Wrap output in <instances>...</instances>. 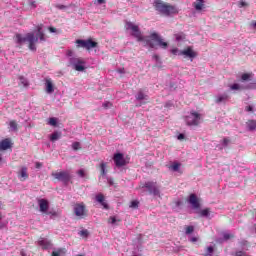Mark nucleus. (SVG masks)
<instances>
[{
    "instance_id": "nucleus-1",
    "label": "nucleus",
    "mask_w": 256,
    "mask_h": 256,
    "mask_svg": "<svg viewBox=\"0 0 256 256\" xmlns=\"http://www.w3.org/2000/svg\"><path fill=\"white\" fill-rule=\"evenodd\" d=\"M43 27L42 26H37V37L33 32L27 33L25 36L21 34H16L15 35V41L17 45H22L23 43H28V48L30 51H37V46L35 44L37 41H47V38L45 37V33L42 31Z\"/></svg>"
},
{
    "instance_id": "nucleus-2",
    "label": "nucleus",
    "mask_w": 256,
    "mask_h": 256,
    "mask_svg": "<svg viewBox=\"0 0 256 256\" xmlns=\"http://www.w3.org/2000/svg\"><path fill=\"white\" fill-rule=\"evenodd\" d=\"M125 27L126 29L132 31V37H135V39H137L138 42H143L144 45L150 47V49H155V43L149 39H145L138 25L133 24V22H126Z\"/></svg>"
},
{
    "instance_id": "nucleus-3",
    "label": "nucleus",
    "mask_w": 256,
    "mask_h": 256,
    "mask_svg": "<svg viewBox=\"0 0 256 256\" xmlns=\"http://www.w3.org/2000/svg\"><path fill=\"white\" fill-rule=\"evenodd\" d=\"M153 7L155 11L160 13V15H165L166 17L179 13L175 6L164 2L163 0H154Z\"/></svg>"
},
{
    "instance_id": "nucleus-4",
    "label": "nucleus",
    "mask_w": 256,
    "mask_h": 256,
    "mask_svg": "<svg viewBox=\"0 0 256 256\" xmlns=\"http://www.w3.org/2000/svg\"><path fill=\"white\" fill-rule=\"evenodd\" d=\"M99 44L96 41H93V39L89 38L87 40H76V47L77 49H86L87 51H91V49H95Z\"/></svg>"
},
{
    "instance_id": "nucleus-5",
    "label": "nucleus",
    "mask_w": 256,
    "mask_h": 256,
    "mask_svg": "<svg viewBox=\"0 0 256 256\" xmlns=\"http://www.w3.org/2000/svg\"><path fill=\"white\" fill-rule=\"evenodd\" d=\"M74 215L77 219H85L89 216V210L87 206H85V203H77L74 205Z\"/></svg>"
},
{
    "instance_id": "nucleus-6",
    "label": "nucleus",
    "mask_w": 256,
    "mask_h": 256,
    "mask_svg": "<svg viewBox=\"0 0 256 256\" xmlns=\"http://www.w3.org/2000/svg\"><path fill=\"white\" fill-rule=\"evenodd\" d=\"M52 177H54V179H57V181H61L62 183H64V185H69V182L72 179L69 171L53 172Z\"/></svg>"
},
{
    "instance_id": "nucleus-7",
    "label": "nucleus",
    "mask_w": 256,
    "mask_h": 256,
    "mask_svg": "<svg viewBox=\"0 0 256 256\" xmlns=\"http://www.w3.org/2000/svg\"><path fill=\"white\" fill-rule=\"evenodd\" d=\"M141 189H147L150 195H159V187L157 186V182L148 181L140 184Z\"/></svg>"
},
{
    "instance_id": "nucleus-8",
    "label": "nucleus",
    "mask_w": 256,
    "mask_h": 256,
    "mask_svg": "<svg viewBox=\"0 0 256 256\" xmlns=\"http://www.w3.org/2000/svg\"><path fill=\"white\" fill-rule=\"evenodd\" d=\"M70 65L75 69V71H85V60L79 57H72L69 60Z\"/></svg>"
},
{
    "instance_id": "nucleus-9",
    "label": "nucleus",
    "mask_w": 256,
    "mask_h": 256,
    "mask_svg": "<svg viewBox=\"0 0 256 256\" xmlns=\"http://www.w3.org/2000/svg\"><path fill=\"white\" fill-rule=\"evenodd\" d=\"M149 38L150 41L157 42V45L160 46L161 49H167V47H169V43L165 42V40L157 32H152Z\"/></svg>"
},
{
    "instance_id": "nucleus-10",
    "label": "nucleus",
    "mask_w": 256,
    "mask_h": 256,
    "mask_svg": "<svg viewBox=\"0 0 256 256\" xmlns=\"http://www.w3.org/2000/svg\"><path fill=\"white\" fill-rule=\"evenodd\" d=\"M201 121V116L197 112H192L191 116L186 117V124L190 127H197Z\"/></svg>"
},
{
    "instance_id": "nucleus-11",
    "label": "nucleus",
    "mask_w": 256,
    "mask_h": 256,
    "mask_svg": "<svg viewBox=\"0 0 256 256\" xmlns=\"http://www.w3.org/2000/svg\"><path fill=\"white\" fill-rule=\"evenodd\" d=\"M113 161H114L116 167H125V165H127V163H129L125 159V156L123 155V153L114 154Z\"/></svg>"
},
{
    "instance_id": "nucleus-12",
    "label": "nucleus",
    "mask_w": 256,
    "mask_h": 256,
    "mask_svg": "<svg viewBox=\"0 0 256 256\" xmlns=\"http://www.w3.org/2000/svg\"><path fill=\"white\" fill-rule=\"evenodd\" d=\"M178 55H184L185 57H188L189 59H195L197 57V53L193 51V48L188 47L184 50H182Z\"/></svg>"
},
{
    "instance_id": "nucleus-13",
    "label": "nucleus",
    "mask_w": 256,
    "mask_h": 256,
    "mask_svg": "<svg viewBox=\"0 0 256 256\" xmlns=\"http://www.w3.org/2000/svg\"><path fill=\"white\" fill-rule=\"evenodd\" d=\"M27 167L23 166L20 171H18V179H20V181H27V179H29V173L27 172Z\"/></svg>"
},
{
    "instance_id": "nucleus-14",
    "label": "nucleus",
    "mask_w": 256,
    "mask_h": 256,
    "mask_svg": "<svg viewBox=\"0 0 256 256\" xmlns=\"http://www.w3.org/2000/svg\"><path fill=\"white\" fill-rule=\"evenodd\" d=\"M189 203L190 205H192L193 209H199V207H201V204L199 203V199L195 194H190Z\"/></svg>"
},
{
    "instance_id": "nucleus-15",
    "label": "nucleus",
    "mask_w": 256,
    "mask_h": 256,
    "mask_svg": "<svg viewBox=\"0 0 256 256\" xmlns=\"http://www.w3.org/2000/svg\"><path fill=\"white\" fill-rule=\"evenodd\" d=\"M38 205L40 207L41 213H47V211H49V201H47L46 199L38 200Z\"/></svg>"
},
{
    "instance_id": "nucleus-16",
    "label": "nucleus",
    "mask_w": 256,
    "mask_h": 256,
    "mask_svg": "<svg viewBox=\"0 0 256 256\" xmlns=\"http://www.w3.org/2000/svg\"><path fill=\"white\" fill-rule=\"evenodd\" d=\"M12 145L11 139L5 138L0 142V151H7V149H11Z\"/></svg>"
},
{
    "instance_id": "nucleus-17",
    "label": "nucleus",
    "mask_w": 256,
    "mask_h": 256,
    "mask_svg": "<svg viewBox=\"0 0 256 256\" xmlns=\"http://www.w3.org/2000/svg\"><path fill=\"white\" fill-rule=\"evenodd\" d=\"M95 199L97 203H100V205H102L104 209H109V204L105 202V196L103 194L99 193L98 195H96Z\"/></svg>"
},
{
    "instance_id": "nucleus-18",
    "label": "nucleus",
    "mask_w": 256,
    "mask_h": 256,
    "mask_svg": "<svg viewBox=\"0 0 256 256\" xmlns=\"http://www.w3.org/2000/svg\"><path fill=\"white\" fill-rule=\"evenodd\" d=\"M45 81L46 92L49 94L53 93L55 91V88L53 87V81L50 78H47Z\"/></svg>"
},
{
    "instance_id": "nucleus-19",
    "label": "nucleus",
    "mask_w": 256,
    "mask_h": 256,
    "mask_svg": "<svg viewBox=\"0 0 256 256\" xmlns=\"http://www.w3.org/2000/svg\"><path fill=\"white\" fill-rule=\"evenodd\" d=\"M38 245L42 247V249H49V247H51V242L47 239H40Z\"/></svg>"
},
{
    "instance_id": "nucleus-20",
    "label": "nucleus",
    "mask_w": 256,
    "mask_h": 256,
    "mask_svg": "<svg viewBox=\"0 0 256 256\" xmlns=\"http://www.w3.org/2000/svg\"><path fill=\"white\" fill-rule=\"evenodd\" d=\"M246 127L248 131H255L256 129V121L255 120H249L246 122Z\"/></svg>"
},
{
    "instance_id": "nucleus-21",
    "label": "nucleus",
    "mask_w": 256,
    "mask_h": 256,
    "mask_svg": "<svg viewBox=\"0 0 256 256\" xmlns=\"http://www.w3.org/2000/svg\"><path fill=\"white\" fill-rule=\"evenodd\" d=\"M228 100H229V95L222 94V95L218 96L215 101H216V103H225Z\"/></svg>"
},
{
    "instance_id": "nucleus-22",
    "label": "nucleus",
    "mask_w": 256,
    "mask_h": 256,
    "mask_svg": "<svg viewBox=\"0 0 256 256\" xmlns=\"http://www.w3.org/2000/svg\"><path fill=\"white\" fill-rule=\"evenodd\" d=\"M106 169H107V163L102 162L100 164V175L102 177H105V175H107V170Z\"/></svg>"
},
{
    "instance_id": "nucleus-23",
    "label": "nucleus",
    "mask_w": 256,
    "mask_h": 256,
    "mask_svg": "<svg viewBox=\"0 0 256 256\" xmlns=\"http://www.w3.org/2000/svg\"><path fill=\"white\" fill-rule=\"evenodd\" d=\"M199 2H194V8L196 9V11H201V9H203L204 7V1L203 0H198Z\"/></svg>"
},
{
    "instance_id": "nucleus-24",
    "label": "nucleus",
    "mask_w": 256,
    "mask_h": 256,
    "mask_svg": "<svg viewBox=\"0 0 256 256\" xmlns=\"http://www.w3.org/2000/svg\"><path fill=\"white\" fill-rule=\"evenodd\" d=\"M108 223L111 225H115L116 223H121V219H117V216H110L108 219Z\"/></svg>"
},
{
    "instance_id": "nucleus-25",
    "label": "nucleus",
    "mask_w": 256,
    "mask_h": 256,
    "mask_svg": "<svg viewBox=\"0 0 256 256\" xmlns=\"http://www.w3.org/2000/svg\"><path fill=\"white\" fill-rule=\"evenodd\" d=\"M9 127L12 131H18V124H17V121L15 120H11L9 122Z\"/></svg>"
},
{
    "instance_id": "nucleus-26",
    "label": "nucleus",
    "mask_w": 256,
    "mask_h": 256,
    "mask_svg": "<svg viewBox=\"0 0 256 256\" xmlns=\"http://www.w3.org/2000/svg\"><path fill=\"white\" fill-rule=\"evenodd\" d=\"M61 137V133L54 132L51 134L50 141H57Z\"/></svg>"
},
{
    "instance_id": "nucleus-27",
    "label": "nucleus",
    "mask_w": 256,
    "mask_h": 256,
    "mask_svg": "<svg viewBox=\"0 0 256 256\" xmlns=\"http://www.w3.org/2000/svg\"><path fill=\"white\" fill-rule=\"evenodd\" d=\"M209 213H211V210L209 208H205L202 211H200L201 217H209Z\"/></svg>"
},
{
    "instance_id": "nucleus-28",
    "label": "nucleus",
    "mask_w": 256,
    "mask_h": 256,
    "mask_svg": "<svg viewBox=\"0 0 256 256\" xmlns=\"http://www.w3.org/2000/svg\"><path fill=\"white\" fill-rule=\"evenodd\" d=\"M252 76H253V74H251V73H244V74H242L241 79H242V81H249V79H251Z\"/></svg>"
},
{
    "instance_id": "nucleus-29",
    "label": "nucleus",
    "mask_w": 256,
    "mask_h": 256,
    "mask_svg": "<svg viewBox=\"0 0 256 256\" xmlns=\"http://www.w3.org/2000/svg\"><path fill=\"white\" fill-rule=\"evenodd\" d=\"M147 96L142 92V91H140V92H138V94H137V96H136V99L138 100V101H143V99H145Z\"/></svg>"
},
{
    "instance_id": "nucleus-30",
    "label": "nucleus",
    "mask_w": 256,
    "mask_h": 256,
    "mask_svg": "<svg viewBox=\"0 0 256 256\" xmlns=\"http://www.w3.org/2000/svg\"><path fill=\"white\" fill-rule=\"evenodd\" d=\"M48 123H49L52 127H57V118H55V117L49 118Z\"/></svg>"
},
{
    "instance_id": "nucleus-31",
    "label": "nucleus",
    "mask_w": 256,
    "mask_h": 256,
    "mask_svg": "<svg viewBox=\"0 0 256 256\" xmlns=\"http://www.w3.org/2000/svg\"><path fill=\"white\" fill-rule=\"evenodd\" d=\"M130 208H131V209H138V208H139V201L133 200V201L130 203Z\"/></svg>"
},
{
    "instance_id": "nucleus-32",
    "label": "nucleus",
    "mask_w": 256,
    "mask_h": 256,
    "mask_svg": "<svg viewBox=\"0 0 256 256\" xmlns=\"http://www.w3.org/2000/svg\"><path fill=\"white\" fill-rule=\"evenodd\" d=\"M72 149H73L74 151H79V149H81V143H79V142H74V143L72 144Z\"/></svg>"
},
{
    "instance_id": "nucleus-33",
    "label": "nucleus",
    "mask_w": 256,
    "mask_h": 256,
    "mask_svg": "<svg viewBox=\"0 0 256 256\" xmlns=\"http://www.w3.org/2000/svg\"><path fill=\"white\" fill-rule=\"evenodd\" d=\"M193 231H195V227L193 226H186V235H191V233H193Z\"/></svg>"
},
{
    "instance_id": "nucleus-34",
    "label": "nucleus",
    "mask_w": 256,
    "mask_h": 256,
    "mask_svg": "<svg viewBox=\"0 0 256 256\" xmlns=\"http://www.w3.org/2000/svg\"><path fill=\"white\" fill-rule=\"evenodd\" d=\"M179 167H181V164L174 163L170 166V169H172V171H179Z\"/></svg>"
},
{
    "instance_id": "nucleus-35",
    "label": "nucleus",
    "mask_w": 256,
    "mask_h": 256,
    "mask_svg": "<svg viewBox=\"0 0 256 256\" xmlns=\"http://www.w3.org/2000/svg\"><path fill=\"white\" fill-rule=\"evenodd\" d=\"M79 235L80 237H89V230H81Z\"/></svg>"
},
{
    "instance_id": "nucleus-36",
    "label": "nucleus",
    "mask_w": 256,
    "mask_h": 256,
    "mask_svg": "<svg viewBox=\"0 0 256 256\" xmlns=\"http://www.w3.org/2000/svg\"><path fill=\"white\" fill-rule=\"evenodd\" d=\"M230 89L232 91H239V89H241V86L239 84L235 83L232 86H230Z\"/></svg>"
},
{
    "instance_id": "nucleus-37",
    "label": "nucleus",
    "mask_w": 256,
    "mask_h": 256,
    "mask_svg": "<svg viewBox=\"0 0 256 256\" xmlns=\"http://www.w3.org/2000/svg\"><path fill=\"white\" fill-rule=\"evenodd\" d=\"M223 237H224L225 241H229V239H233L235 237V235L229 234V233H225L223 235Z\"/></svg>"
},
{
    "instance_id": "nucleus-38",
    "label": "nucleus",
    "mask_w": 256,
    "mask_h": 256,
    "mask_svg": "<svg viewBox=\"0 0 256 256\" xmlns=\"http://www.w3.org/2000/svg\"><path fill=\"white\" fill-rule=\"evenodd\" d=\"M229 143H231V140H230L229 138H224V139L222 140V145H223L224 147H227V146L229 145Z\"/></svg>"
},
{
    "instance_id": "nucleus-39",
    "label": "nucleus",
    "mask_w": 256,
    "mask_h": 256,
    "mask_svg": "<svg viewBox=\"0 0 256 256\" xmlns=\"http://www.w3.org/2000/svg\"><path fill=\"white\" fill-rule=\"evenodd\" d=\"M247 245H249V241H247V240H242V241L240 242V246H241V247H247Z\"/></svg>"
},
{
    "instance_id": "nucleus-40",
    "label": "nucleus",
    "mask_w": 256,
    "mask_h": 256,
    "mask_svg": "<svg viewBox=\"0 0 256 256\" xmlns=\"http://www.w3.org/2000/svg\"><path fill=\"white\" fill-rule=\"evenodd\" d=\"M77 173H78L79 177H85V170L80 169V170H78Z\"/></svg>"
},
{
    "instance_id": "nucleus-41",
    "label": "nucleus",
    "mask_w": 256,
    "mask_h": 256,
    "mask_svg": "<svg viewBox=\"0 0 256 256\" xmlns=\"http://www.w3.org/2000/svg\"><path fill=\"white\" fill-rule=\"evenodd\" d=\"M236 256H247V252H245V251H238V252H236Z\"/></svg>"
},
{
    "instance_id": "nucleus-42",
    "label": "nucleus",
    "mask_w": 256,
    "mask_h": 256,
    "mask_svg": "<svg viewBox=\"0 0 256 256\" xmlns=\"http://www.w3.org/2000/svg\"><path fill=\"white\" fill-rule=\"evenodd\" d=\"M104 109H109V107H112L111 102H106L103 104Z\"/></svg>"
},
{
    "instance_id": "nucleus-43",
    "label": "nucleus",
    "mask_w": 256,
    "mask_h": 256,
    "mask_svg": "<svg viewBox=\"0 0 256 256\" xmlns=\"http://www.w3.org/2000/svg\"><path fill=\"white\" fill-rule=\"evenodd\" d=\"M48 31H50V33H57V28L55 27H49Z\"/></svg>"
},
{
    "instance_id": "nucleus-44",
    "label": "nucleus",
    "mask_w": 256,
    "mask_h": 256,
    "mask_svg": "<svg viewBox=\"0 0 256 256\" xmlns=\"http://www.w3.org/2000/svg\"><path fill=\"white\" fill-rule=\"evenodd\" d=\"M245 111L251 113L253 111V106H246Z\"/></svg>"
},
{
    "instance_id": "nucleus-45",
    "label": "nucleus",
    "mask_w": 256,
    "mask_h": 256,
    "mask_svg": "<svg viewBox=\"0 0 256 256\" xmlns=\"http://www.w3.org/2000/svg\"><path fill=\"white\" fill-rule=\"evenodd\" d=\"M171 53H172V55H177V53H179V49L173 48V49L171 50Z\"/></svg>"
},
{
    "instance_id": "nucleus-46",
    "label": "nucleus",
    "mask_w": 256,
    "mask_h": 256,
    "mask_svg": "<svg viewBox=\"0 0 256 256\" xmlns=\"http://www.w3.org/2000/svg\"><path fill=\"white\" fill-rule=\"evenodd\" d=\"M35 167L36 169H41V167H43V164L41 162H36Z\"/></svg>"
},
{
    "instance_id": "nucleus-47",
    "label": "nucleus",
    "mask_w": 256,
    "mask_h": 256,
    "mask_svg": "<svg viewBox=\"0 0 256 256\" xmlns=\"http://www.w3.org/2000/svg\"><path fill=\"white\" fill-rule=\"evenodd\" d=\"M108 183L109 185L113 186L115 185V180H113V178H108Z\"/></svg>"
},
{
    "instance_id": "nucleus-48",
    "label": "nucleus",
    "mask_w": 256,
    "mask_h": 256,
    "mask_svg": "<svg viewBox=\"0 0 256 256\" xmlns=\"http://www.w3.org/2000/svg\"><path fill=\"white\" fill-rule=\"evenodd\" d=\"M213 251H214L213 246L207 247V252L209 253V255H211V253H213Z\"/></svg>"
},
{
    "instance_id": "nucleus-49",
    "label": "nucleus",
    "mask_w": 256,
    "mask_h": 256,
    "mask_svg": "<svg viewBox=\"0 0 256 256\" xmlns=\"http://www.w3.org/2000/svg\"><path fill=\"white\" fill-rule=\"evenodd\" d=\"M177 139H178L179 141H181V140L185 139V135H184V134H179L178 137H177Z\"/></svg>"
},
{
    "instance_id": "nucleus-50",
    "label": "nucleus",
    "mask_w": 256,
    "mask_h": 256,
    "mask_svg": "<svg viewBox=\"0 0 256 256\" xmlns=\"http://www.w3.org/2000/svg\"><path fill=\"white\" fill-rule=\"evenodd\" d=\"M190 241H191L192 243H197V241H199V239H198L197 237H192V238L190 239Z\"/></svg>"
},
{
    "instance_id": "nucleus-51",
    "label": "nucleus",
    "mask_w": 256,
    "mask_h": 256,
    "mask_svg": "<svg viewBox=\"0 0 256 256\" xmlns=\"http://www.w3.org/2000/svg\"><path fill=\"white\" fill-rule=\"evenodd\" d=\"M67 55H68V57H72L73 56V51L72 50H68L67 51Z\"/></svg>"
},
{
    "instance_id": "nucleus-52",
    "label": "nucleus",
    "mask_w": 256,
    "mask_h": 256,
    "mask_svg": "<svg viewBox=\"0 0 256 256\" xmlns=\"http://www.w3.org/2000/svg\"><path fill=\"white\" fill-rule=\"evenodd\" d=\"M52 256H61V254H60L59 252L53 251V252H52Z\"/></svg>"
},
{
    "instance_id": "nucleus-53",
    "label": "nucleus",
    "mask_w": 256,
    "mask_h": 256,
    "mask_svg": "<svg viewBox=\"0 0 256 256\" xmlns=\"http://www.w3.org/2000/svg\"><path fill=\"white\" fill-rule=\"evenodd\" d=\"M240 5H241L242 7H247V4H246L245 1H241V2H240Z\"/></svg>"
},
{
    "instance_id": "nucleus-54",
    "label": "nucleus",
    "mask_w": 256,
    "mask_h": 256,
    "mask_svg": "<svg viewBox=\"0 0 256 256\" xmlns=\"http://www.w3.org/2000/svg\"><path fill=\"white\" fill-rule=\"evenodd\" d=\"M97 2L99 3V5H103V3H105V0H97Z\"/></svg>"
},
{
    "instance_id": "nucleus-55",
    "label": "nucleus",
    "mask_w": 256,
    "mask_h": 256,
    "mask_svg": "<svg viewBox=\"0 0 256 256\" xmlns=\"http://www.w3.org/2000/svg\"><path fill=\"white\" fill-rule=\"evenodd\" d=\"M251 27H255L256 28V21H252L251 22Z\"/></svg>"
},
{
    "instance_id": "nucleus-56",
    "label": "nucleus",
    "mask_w": 256,
    "mask_h": 256,
    "mask_svg": "<svg viewBox=\"0 0 256 256\" xmlns=\"http://www.w3.org/2000/svg\"><path fill=\"white\" fill-rule=\"evenodd\" d=\"M153 59H155L156 61H159V56L154 55V56H153Z\"/></svg>"
},
{
    "instance_id": "nucleus-57",
    "label": "nucleus",
    "mask_w": 256,
    "mask_h": 256,
    "mask_svg": "<svg viewBox=\"0 0 256 256\" xmlns=\"http://www.w3.org/2000/svg\"><path fill=\"white\" fill-rule=\"evenodd\" d=\"M58 9H65L64 5H58Z\"/></svg>"
},
{
    "instance_id": "nucleus-58",
    "label": "nucleus",
    "mask_w": 256,
    "mask_h": 256,
    "mask_svg": "<svg viewBox=\"0 0 256 256\" xmlns=\"http://www.w3.org/2000/svg\"><path fill=\"white\" fill-rule=\"evenodd\" d=\"M47 215H57L55 212L52 213V212H48Z\"/></svg>"
},
{
    "instance_id": "nucleus-59",
    "label": "nucleus",
    "mask_w": 256,
    "mask_h": 256,
    "mask_svg": "<svg viewBox=\"0 0 256 256\" xmlns=\"http://www.w3.org/2000/svg\"><path fill=\"white\" fill-rule=\"evenodd\" d=\"M1 219H3V217H2L1 214H0V221H1Z\"/></svg>"
},
{
    "instance_id": "nucleus-60",
    "label": "nucleus",
    "mask_w": 256,
    "mask_h": 256,
    "mask_svg": "<svg viewBox=\"0 0 256 256\" xmlns=\"http://www.w3.org/2000/svg\"><path fill=\"white\" fill-rule=\"evenodd\" d=\"M176 39H179V36H176Z\"/></svg>"
},
{
    "instance_id": "nucleus-61",
    "label": "nucleus",
    "mask_w": 256,
    "mask_h": 256,
    "mask_svg": "<svg viewBox=\"0 0 256 256\" xmlns=\"http://www.w3.org/2000/svg\"><path fill=\"white\" fill-rule=\"evenodd\" d=\"M0 161H1V157H0Z\"/></svg>"
}]
</instances>
